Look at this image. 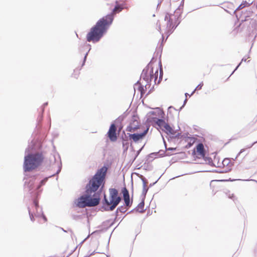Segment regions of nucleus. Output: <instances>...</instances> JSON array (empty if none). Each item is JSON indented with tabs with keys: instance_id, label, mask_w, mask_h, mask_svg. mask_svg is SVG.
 <instances>
[{
	"instance_id": "obj_1",
	"label": "nucleus",
	"mask_w": 257,
	"mask_h": 257,
	"mask_svg": "<svg viewBox=\"0 0 257 257\" xmlns=\"http://www.w3.org/2000/svg\"><path fill=\"white\" fill-rule=\"evenodd\" d=\"M107 168L102 167L98 170L95 175L89 181L86 187L85 194L74 201L76 207L84 208L86 206L92 207L99 203V194L96 192L99 187L104 185Z\"/></svg>"
},
{
	"instance_id": "obj_2",
	"label": "nucleus",
	"mask_w": 257,
	"mask_h": 257,
	"mask_svg": "<svg viewBox=\"0 0 257 257\" xmlns=\"http://www.w3.org/2000/svg\"><path fill=\"white\" fill-rule=\"evenodd\" d=\"M115 4L111 14L99 19L96 24L91 28L86 36V40L88 42L95 43L99 41L112 24L114 16L116 14L120 13L123 9L122 4H118V1H115Z\"/></svg>"
},
{
	"instance_id": "obj_3",
	"label": "nucleus",
	"mask_w": 257,
	"mask_h": 257,
	"mask_svg": "<svg viewBox=\"0 0 257 257\" xmlns=\"http://www.w3.org/2000/svg\"><path fill=\"white\" fill-rule=\"evenodd\" d=\"M44 160L42 153H31L24 158V170L25 172H31L40 167Z\"/></svg>"
},
{
	"instance_id": "obj_4",
	"label": "nucleus",
	"mask_w": 257,
	"mask_h": 257,
	"mask_svg": "<svg viewBox=\"0 0 257 257\" xmlns=\"http://www.w3.org/2000/svg\"><path fill=\"white\" fill-rule=\"evenodd\" d=\"M158 75V68H154L152 64H149L143 71L141 77L147 83L153 81L157 83Z\"/></svg>"
},
{
	"instance_id": "obj_5",
	"label": "nucleus",
	"mask_w": 257,
	"mask_h": 257,
	"mask_svg": "<svg viewBox=\"0 0 257 257\" xmlns=\"http://www.w3.org/2000/svg\"><path fill=\"white\" fill-rule=\"evenodd\" d=\"M109 196L107 199L104 195V201L107 206L109 207L110 210H113L117 206L121 200V198L118 196V191L115 188L109 189Z\"/></svg>"
},
{
	"instance_id": "obj_6",
	"label": "nucleus",
	"mask_w": 257,
	"mask_h": 257,
	"mask_svg": "<svg viewBox=\"0 0 257 257\" xmlns=\"http://www.w3.org/2000/svg\"><path fill=\"white\" fill-rule=\"evenodd\" d=\"M239 26L241 27L245 35L249 37L255 33L257 23L255 20L247 19L240 24Z\"/></svg>"
},
{
	"instance_id": "obj_7",
	"label": "nucleus",
	"mask_w": 257,
	"mask_h": 257,
	"mask_svg": "<svg viewBox=\"0 0 257 257\" xmlns=\"http://www.w3.org/2000/svg\"><path fill=\"white\" fill-rule=\"evenodd\" d=\"M165 21L166 22L165 32L167 34L171 33L179 23L178 17L174 14L167 13L165 16Z\"/></svg>"
},
{
	"instance_id": "obj_8",
	"label": "nucleus",
	"mask_w": 257,
	"mask_h": 257,
	"mask_svg": "<svg viewBox=\"0 0 257 257\" xmlns=\"http://www.w3.org/2000/svg\"><path fill=\"white\" fill-rule=\"evenodd\" d=\"M142 129L139 117L137 115H134L130 120L128 125L126 127V131L131 133H134L138 130Z\"/></svg>"
},
{
	"instance_id": "obj_9",
	"label": "nucleus",
	"mask_w": 257,
	"mask_h": 257,
	"mask_svg": "<svg viewBox=\"0 0 257 257\" xmlns=\"http://www.w3.org/2000/svg\"><path fill=\"white\" fill-rule=\"evenodd\" d=\"M149 131V128L140 132V133H134L132 134H128V138L130 140H132L135 143H138L142 141L146 136Z\"/></svg>"
},
{
	"instance_id": "obj_10",
	"label": "nucleus",
	"mask_w": 257,
	"mask_h": 257,
	"mask_svg": "<svg viewBox=\"0 0 257 257\" xmlns=\"http://www.w3.org/2000/svg\"><path fill=\"white\" fill-rule=\"evenodd\" d=\"M192 155L194 157L198 159L203 158L205 157V150L203 144L199 143L196 146L193 151Z\"/></svg>"
},
{
	"instance_id": "obj_11",
	"label": "nucleus",
	"mask_w": 257,
	"mask_h": 257,
	"mask_svg": "<svg viewBox=\"0 0 257 257\" xmlns=\"http://www.w3.org/2000/svg\"><path fill=\"white\" fill-rule=\"evenodd\" d=\"M116 127L114 124H111L107 133V136L111 142H115L117 137L116 134Z\"/></svg>"
},
{
	"instance_id": "obj_12",
	"label": "nucleus",
	"mask_w": 257,
	"mask_h": 257,
	"mask_svg": "<svg viewBox=\"0 0 257 257\" xmlns=\"http://www.w3.org/2000/svg\"><path fill=\"white\" fill-rule=\"evenodd\" d=\"M210 189L211 190V193L213 195L216 194L217 192L220 190L221 185L218 181L213 180L210 182Z\"/></svg>"
},
{
	"instance_id": "obj_13",
	"label": "nucleus",
	"mask_w": 257,
	"mask_h": 257,
	"mask_svg": "<svg viewBox=\"0 0 257 257\" xmlns=\"http://www.w3.org/2000/svg\"><path fill=\"white\" fill-rule=\"evenodd\" d=\"M121 192L123 194V198L126 206H131L132 204V201H130V195L128 190L125 187L122 188Z\"/></svg>"
},
{
	"instance_id": "obj_14",
	"label": "nucleus",
	"mask_w": 257,
	"mask_h": 257,
	"mask_svg": "<svg viewBox=\"0 0 257 257\" xmlns=\"http://www.w3.org/2000/svg\"><path fill=\"white\" fill-rule=\"evenodd\" d=\"M183 140L186 144L185 148L188 149L190 148L196 141L197 139L193 137H184Z\"/></svg>"
},
{
	"instance_id": "obj_15",
	"label": "nucleus",
	"mask_w": 257,
	"mask_h": 257,
	"mask_svg": "<svg viewBox=\"0 0 257 257\" xmlns=\"http://www.w3.org/2000/svg\"><path fill=\"white\" fill-rule=\"evenodd\" d=\"M153 121L155 122L162 130L164 127V126L166 124V122L164 120L160 119L157 117L153 116L152 117Z\"/></svg>"
},
{
	"instance_id": "obj_16",
	"label": "nucleus",
	"mask_w": 257,
	"mask_h": 257,
	"mask_svg": "<svg viewBox=\"0 0 257 257\" xmlns=\"http://www.w3.org/2000/svg\"><path fill=\"white\" fill-rule=\"evenodd\" d=\"M212 165L215 167L221 168V160L220 161L218 158L214 157L212 161Z\"/></svg>"
},
{
	"instance_id": "obj_17",
	"label": "nucleus",
	"mask_w": 257,
	"mask_h": 257,
	"mask_svg": "<svg viewBox=\"0 0 257 257\" xmlns=\"http://www.w3.org/2000/svg\"><path fill=\"white\" fill-rule=\"evenodd\" d=\"M162 131L167 134H173L174 132L173 129L168 123L164 126Z\"/></svg>"
},
{
	"instance_id": "obj_18",
	"label": "nucleus",
	"mask_w": 257,
	"mask_h": 257,
	"mask_svg": "<svg viewBox=\"0 0 257 257\" xmlns=\"http://www.w3.org/2000/svg\"><path fill=\"white\" fill-rule=\"evenodd\" d=\"M151 113L152 115L158 116V117H163V115L164 114V112L160 109H157L156 111H152Z\"/></svg>"
},
{
	"instance_id": "obj_19",
	"label": "nucleus",
	"mask_w": 257,
	"mask_h": 257,
	"mask_svg": "<svg viewBox=\"0 0 257 257\" xmlns=\"http://www.w3.org/2000/svg\"><path fill=\"white\" fill-rule=\"evenodd\" d=\"M230 165V160L228 159H224L221 160V168H224L225 166H227Z\"/></svg>"
},
{
	"instance_id": "obj_20",
	"label": "nucleus",
	"mask_w": 257,
	"mask_h": 257,
	"mask_svg": "<svg viewBox=\"0 0 257 257\" xmlns=\"http://www.w3.org/2000/svg\"><path fill=\"white\" fill-rule=\"evenodd\" d=\"M249 4L248 3H247L246 2H245L242 3V4H241L239 6L238 9H242V8H244L245 7L249 6Z\"/></svg>"
},
{
	"instance_id": "obj_21",
	"label": "nucleus",
	"mask_w": 257,
	"mask_h": 257,
	"mask_svg": "<svg viewBox=\"0 0 257 257\" xmlns=\"http://www.w3.org/2000/svg\"><path fill=\"white\" fill-rule=\"evenodd\" d=\"M203 85V83L202 82L196 87L195 89L191 93V95H192L195 92V91L196 90H201L202 89Z\"/></svg>"
},
{
	"instance_id": "obj_22",
	"label": "nucleus",
	"mask_w": 257,
	"mask_h": 257,
	"mask_svg": "<svg viewBox=\"0 0 257 257\" xmlns=\"http://www.w3.org/2000/svg\"><path fill=\"white\" fill-rule=\"evenodd\" d=\"M38 207V201L36 199H35L33 201L32 204L31 205V207H34L36 209H37Z\"/></svg>"
},
{
	"instance_id": "obj_23",
	"label": "nucleus",
	"mask_w": 257,
	"mask_h": 257,
	"mask_svg": "<svg viewBox=\"0 0 257 257\" xmlns=\"http://www.w3.org/2000/svg\"><path fill=\"white\" fill-rule=\"evenodd\" d=\"M29 213L30 215L31 220L32 221H33L34 220V217L33 215V213L32 212L31 208H29Z\"/></svg>"
},
{
	"instance_id": "obj_24",
	"label": "nucleus",
	"mask_w": 257,
	"mask_h": 257,
	"mask_svg": "<svg viewBox=\"0 0 257 257\" xmlns=\"http://www.w3.org/2000/svg\"><path fill=\"white\" fill-rule=\"evenodd\" d=\"M144 202L140 203L139 204V205L138 206V209H139L140 208L141 209H143L144 208Z\"/></svg>"
},
{
	"instance_id": "obj_25",
	"label": "nucleus",
	"mask_w": 257,
	"mask_h": 257,
	"mask_svg": "<svg viewBox=\"0 0 257 257\" xmlns=\"http://www.w3.org/2000/svg\"><path fill=\"white\" fill-rule=\"evenodd\" d=\"M228 197L233 200H234L235 199V197L233 194H229Z\"/></svg>"
},
{
	"instance_id": "obj_26",
	"label": "nucleus",
	"mask_w": 257,
	"mask_h": 257,
	"mask_svg": "<svg viewBox=\"0 0 257 257\" xmlns=\"http://www.w3.org/2000/svg\"><path fill=\"white\" fill-rule=\"evenodd\" d=\"M41 218L43 220L44 222H45L47 221V218L46 217V216L44 215H42L41 216Z\"/></svg>"
},
{
	"instance_id": "obj_27",
	"label": "nucleus",
	"mask_w": 257,
	"mask_h": 257,
	"mask_svg": "<svg viewBox=\"0 0 257 257\" xmlns=\"http://www.w3.org/2000/svg\"><path fill=\"white\" fill-rule=\"evenodd\" d=\"M47 178H45L44 179L42 180L41 181V185H43L45 184V183L47 181Z\"/></svg>"
},
{
	"instance_id": "obj_28",
	"label": "nucleus",
	"mask_w": 257,
	"mask_h": 257,
	"mask_svg": "<svg viewBox=\"0 0 257 257\" xmlns=\"http://www.w3.org/2000/svg\"><path fill=\"white\" fill-rule=\"evenodd\" d=\"M79 72H78L77 74H74V77L76 78H77V77L76 76V75H79Z\"/></svg>"
},
{
	"instance_id": "obj_29",
	"label": "nucleus",
	"mask_w": 257,
	"mask_h": 257,
	"mask_svg": "<svg viewBox=\"0 0 257 257\" xmlns=\"http://www.w3.org/2000/svg\"><path fill=\"white\" fill-rule=\"evenodd\" d=\"M144 187L145 189L147 187V184L144 181Z\"/></svg>"
},
{
	"instance_id": "obj_30",
	"label": "nucleus",
	"mask_w": 257,
	"mask_h": 257,
	"mask_svg": "<svg viewBox=\"0 0 257 257\" xmlns=\"http://www.w3.org/2000/svg\"><path fill=\"white\" fill-rule=\"evenodd\" d=\"M245 150V149H241V150H240V151L239 153L240 154V153H242V152H244Z\"/></svg>"
},
{
	"instance_id": "obj_31",
	"label": "nucleus",
	"mask_w": 257,
	"mask_h": 257,
	"mask_svg": "<svg viewBox=\"0 0 257 257\" xmlns=\"http://www.w3.org/2000/svg\"><path fill=\"white\" fill-rule=\"evenodd\" d=\"M252 145H253V144H252L251 145H250V146L248 147V148H251V147H252Z\"/></svg>"
}]
</instances>
